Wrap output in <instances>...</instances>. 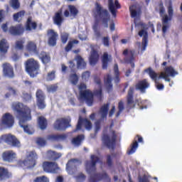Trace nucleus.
<instances>
[{
    "label": "nucleus",
    "instance_id": "nucleus-50",
    "mask_svg": "<svg viewBox=\"0 0 182 182\" xmlns=\"http://www.w3.org/2000/svg\"><path fill=\"white\" fill-rule=\"evenodd\" d=\"M75 179L77 182H84L86 180V176L83 173H79L77 176H75Z\"/></svg>",
    "mask_w": 182,
    "mask_h": 182
},
{
    "label": "nucleus",
    "instance_id": "nucleus-54",
    "mask_svg": "<svg viewBox=\"0 0 182 182\" xmlns=\"http://www.w3.org/2000/svg\"><path fill=\"white\" fill-rule=\"evenodd\" d=\"M68 39H69L68 33L63 32V34H61V43H63V44H65L68 42Z\"/></svg>",
    "mask_w": 182,
    "mask_h": 182
},
{
    "label": "nucleus",
    "instance_id": "nucleus-10",
    "mask_svg": "<svg viewBox=\"0 0 182 182\" xmlns=\"http://www.w3.org/2000/svg\"><path fill=\"white\" fill-rule=\"evenodd\" d=\"M38 156L37 153L35 151H29L28 155H26V159L21 161V164H24V166H28L29 168H33L36 165V160Z\"/></svg>",
    "mask_w": 182,
    "mask_h": 182
},
{
    "label": "nucleus",
    "instance_id": "nucleus-55",
    "mask_svg": "<svg viewBox=\"0 0 182 182\" xmlns=\"http://www.w3.org/2000/svg\"><path fill=\"white\" fill-rule=\"evenodd\" d=\"M8 90L9 91V92H8V93H6V94L5 95L6 97H9V96H10L11 95H13L14 96H16V95H17V91H16L15 89H14V88L11 87H9L8 88Z\"/></svg>",
    "mask_w": 182,
    "mask_h": 182
},
{
    "label": "nucleus",
    "instance_id": "nucleus-22",
    "mask_svg": "<svg viewBox=\"0 0 182 182\" xmlns=\"http://www.w3.org/2000/svg\"><path fill=\"white\" fill-rule=\"evenodd\" d=\"M139 143L144 144V139L143 137L140 135H136L134 137V139L133 141V143L131 144L130 147L131 149L127 150V154L132 155L134 154L138 149Z\"/></svg>",
    "mask_w": 182,
    "mask_h": 182
},
{
    "label": "nucleus",
    "instance_id": "nucleus-61",
    "mask_svg": "<svg viewBox=\"0 0 182 182\" xmlns=\"http://www.w3.org/2000/svg\"><path fill=\"white\" fill-rule=\"evenodd\" d=\"M102 44L104 45V46L109 47L110 46L109 38V37L102 38Z\"/></svg>",
    "mask_w": 182,
    "mask_h": 182
},
{
    "label": "nucleus",
    "instance_id": "nucleus-17",
    "mask_svg": "<svg viewBox=\"0 0 182 182\" xmlns=\"http://www.w3.org/2000/svg\"><path fill=\"white\" fill-rule=\"evenodd\" d=\"M14 117L9 114V112H6L4 114L3 117H1V126H4L5 128H11L14 124Z\"/></svg>",
    "mask_w": 182,
    "mask_h": 182
},
{
    "label": "nucleus",
    "instance_id": "nucleus-6",
    "mask_svg": "<svg viewBox=\"0 0 182 182\" xmlns=\"http://www.w3.org/2000/svg\"><path fill=\"white\" fill-rule=\"evenodd\" d=\"M159 14L162 17V32L164 34L166 33L167 29L169 26L167 25L168 21H171L173 15V9L171 4L168 7V16L165 13V9L162 2L159 4ZM164 15V16H163Z\"/></svg>",
    "mask_w": 182,
    "mask_h": 182
},
{
    "label": "nucleus",
    "instance_id": "nucleus-32",
    "mask_svg": "<svg viewBox=\"0 0 182 182\" xmlns=\"http://www.w3.org/2000/svg\"><path fill=\"white\" fill-rule=\"evenodd\" d=\"M104 83L106 86V89L108 92L112 90L113 85H112V77L111 74H106L104 77Z\"/></svg>",
    "mask_w": 182,
    "mask_h": 182
},
{
    "label": "nucleus",
    "instance_id": "nucleus-36",
    "mask_svg": "<svg viewBox=\"0 0 182 182\" xmlns=\"http://www.w3.org/2000/svg\"><path fill=\"white\" fill-rule=\"evenodd\" d=\"M164 71H165L164 73L165 75L172 77H174L176 75L178 74V73L176 71L172 66L166 67L164 68Z\"/></svg>",
    "mask_w": 182,
    "mask_h": 182
},
{
    "label": "nucleus",
    "instance_id": "nucleus-51",
    "mask_svg": "<svg viewBox=\"0 0 182 182\" xmlns=\"http://www.w3.org/2000/svg\"><path fill=\"white\" fill-rule=\"evenodd\" d=\"M55 79V70H52L48 73L46 80L47 81H53Z\"/></svg>",
    "mask_w": 182,
    "mask_h": 182
},
{
    "label": "nucleus",
    "instance_id": "nucleus-64",
    "mask_svg": "<svg viewBox=\"0 0 182 182\" xmlns=\"http://www.w3.org/2000/svg\"><path fill=\"white\" fill-rule=\"evenodd\" d=\"M139 182H150V181L146 176H144L139 178Z\"/></svg>",
    "mask_w": 182,
    "mask_h": 182
},
{
    "label": "nucleus",
    "instance_id": "nucleus-40",
    "mask_svg": "<svg viewBox=\"0 0 182 182\" xmlns=\"http://www.w3.org/2000/svg\"><path fill=\"white\" fill-rule=\"evenodd\" d=\"M84 139L85 136L83 134L77 135L76 137L72 139V144L76 146H80Z\"/></svg>",
    "mask_w": 182,
    "mask_h": 182
},
{
    "label": "nucleus",
    "instance_id": "nucleus-19",
    "mask_svg": "<svg viewBox=\"0 0 182 182\" xmlns=\"http://www.w3.org/2000/svg\"><path fill=\"white\" fill-rule=\"evenodd\" d=\"M36 103L38 109H43L46 108L45 99L46 95L43 91L41 89L37 90L36 93Z\"/></svg>",
    "mask_w": 182,
    "mask_h": 182
},
{
    "label": "nucleus",
    "instance_id": "nucleus-14",
    "mask_svg": "<svg viewBox=\"0 0 182 182\" xmlns=\"http://www.w3.org/2000/svg\"><path fill=\"white\" fill-rule=\"evenodd\" d=\"M90 162L87 161L86 164L87 171L89 173H95L97 170L96 165L100 162V159L97 155H91Z\"/></svg>",
    "mask_w": 182,
    "mask_h": 182
},
{
    "label": "nucleus",
    "instance_id": "nucleus-53",
    "mask_svg": "<svg viewBox=\"0 0 182 182\" xmlns=\"http://www.w3.org/2000/svg\"><path fill=\"white\" fill-rule=\"evenodd\" d=\"M58 88V86L57 84L50 85L49 86H47V91L48 92H55L57 91Z\"/></svg>",
    "mask_w": 182,
    "mask_h": 182
},
{
    "label": "nucleus",
    "instance_id": "nucleus-41",
    "mask_svg": "<svg viewBox=\"0 0 182 182\" xmlns=\"http://www.w3.org/2000/svg\"><path fill=\"white\" fill-rule=\"evenodd\" d=\"M38 124L41 129L44 130L47 128L48 121L45 117H38Z\"/></svg>",
    "mask_w": 182,
    "mask_h": 182
},
{
    "label": "nucleus",
    "instance_id": "nucleus-63",
    "mask_svg": "<svg viewBox=\"0 0 182 182\" xmlns=\"http://www.w3.org/2000/svg\"><path fill=\"white\" fill-rule=\"evenodd\" d=\"M134 6H132L129 7V11L131 12V16L132 18H136L137 16V11L134 9H133Z\"/></svg>",
    "mask_w": 182,
    "mask_h": 182
},
{
    "label": "nucleus",
    "instance_id": "nucleus-44",
    "mask_svg": "<svg viewBox=\"0 0 182 182\" xmlns=\"http://www.w3.org/2000/svg\"><path fill=\"white\" fill-rule=\"evenodd\" d=\"M116 156V154H112L110 155V154H107V155H106L105 159H106V164L109 168H112L114 166V161L113 159L114 157Z\"/></svg>",
    "mask_w": 182,
    "mask_h": 182
},
{
    "label": "nucleus",
    "instance_id": "nucleus-31",
    "mask_svg": "<svg viewBox=\"0 0 182 182\" xmlns=\"http://www.w3.org/2000/svg\"><path fill=\"white\" fill-rule=\"evenodd\" d=\"M68 136L65 134H49L47 136V139L51 141H60L67 139Z\"/></svg>",
    "mask_w": 182,
    "mask_h": 182
},
{
    "label": "nucleus",
    "instance_id": "nucleus-25",
    "mask_svg": "<svg viewBox=\"0 0 182 182\" xmlns=\"http://www.w3.org/2000/svg\"><path fill=\"white\" fill-rule=\"evenodd\" d=\"M109 176L106 172L95 173L90 176L88 182H100L104 179H109Z\"/></svg>",
    "mask_w": 182,
    "mask_h": 182
},
{
    "label": "nucleus",
    "instance_id": "nucleus-47",
    "mask_svg": "<svg viewBox=\"0 0 182 182\" xmlns=\"http://www.w3.org/2000/svg\"><path fill=\"white\" fill-rule=\"evenodd\" d=\"M68 9H69L70 15L74 18H76V16H77L79 14V10L75 6H73V5H69Z\"/></svg>",
    "mask_w": 182,
    "mask_h": 182
},
{
    "label": "nucleus",
    "instance_id": "nucleus-39",
    "mask_svg": "<svg viewBox=\"0 0 182 182\" xmlns=\"http://www.w3.org/2000/svg\"><path fill=\"white\" fill-rule=\"evenodd\" d=\"M26 11L24 10L20 11L13 15V18L15 22L21 23L23 16H25Z\"/></svg>",
    "mask_w": 182,
    "mask_h": 182
},
{
    "label": "nucleus",
    "instance_id": "nucleus-49",
    "mask_svg": "<svg viewBox=\"0 0 182 182\" xmlns=\"http://www.w3.org/2000/svg\"><path fill=\"white\" fill-rule=\"evenodd\" d=\"M70 82L73 85H76L79 82V77L77 74H70Z\"/></svg>",
    "mask_w": 182,
    "mask_h": 182
},
{
    "label": "nucleus",
    "instance_id": "nucleus-60",
    "mask_svg": "<svg viewBox=\"0 0 182 182\" xmlns=\"http://www.w3.org/2000/svg\"><path fill=\"white\" fill-rule=\"evenodd\" d=\"M170 75H166V74H164V73H161L160 75H159L158 79H164L166 82H171V79L168 78Z\"/></svg>",
    "mask_w": 182,
    "mask_h": 182
},
{
    "label": "nucleus",
    "instance_id": "nucleus-2",
    "mask_svg": "<svg viewBox=\"0 0 182 182\" xmlns=\"http://www.w3.org/2000/svg\"><path fill=\"white\" fill-rule=\"evenodd\" d=\"M92 13L97 22L101 21L105 28H109V21L111 19V16L107 9H104L100 4L96 3L95 9L92 11Z\"/></svg>",
    "mask_w": 182,
    "mask_h": 182
},
{
    "label": "nucleus",
    "instance_id": "nucleus-33",
    "mask_svg": "<svg viewBox=\"0 0 182 182\" xmlns=\"http://www.w3.org/2000/svg\"><path fill=\"white\" fill-rule=\"evenodd\" d=\"M53 20L54 24L58 26V27H61L62 24L65 21L63 16L62 12L55 13V16L53 18Z\"/></svg>",
    "mask_w": 182,
    "mask_h": 182
},
{
    "label": "nucleus",
    "instance_id": "nucleus-62",
    "mask_svg": "<svg viewBox=\"0 0 182 182\" xmlns=\"http://www.w3.org/2000/svg\"><path fill=\"white\" fill-rule=\"evenodd\" d=\"M76 67L75 63H74L73 60H70L69 61V68L71 70V72L75 73V68Z\"/></svg>",
    "mask_w": 182,
    "mask_h": 182
},
{
    "label": "nucleus",
    "instance_id": "nucleus-52",
    "mask_svg": "<svg viewBox=\"0 0 182 182\" xmlns=\"http://www.w3.org/2000/svg\"><path fill=\"white\" fill-rule=\"evenodd\" d=\"M33 182H49V180L46 176H42L36 177L33 180Z\"/></svg>",
    "mask_w": 182,
    "mask_h": 182
},
{
    "label": "nucleus",
    "instance_id": "nucleus-1",
    "mask_svg": "<svg viewBox=\"0 0 182 182\" xmlns=\"http://www.w3.org/2000/svg\"><path fill=\"white\" fill-rule=\"evenodd\" d=\"M12 109L17 112V118L19 120L20 127H21L27 134H33L34 132L31 130L28 125L26 124L28 122L32 120L31 109L28 107L24 106L21 102L13 103Z\"/></svg>",
    "mask_w": 182,
    "mask_h": 182
},
{
    "label": "nucleus",
    "instance_id": "nucleus-27",
    "mask_svg": "<svg viewBox=\"0 0 182 182\" xmlns=\"http://www.w3.org/2000/svg\"><path fill=\"white\" fill-rule=\"evenodd\" d=\"M12 173L7 168L0 166V182L11 179Z\"/></svg>",
    "mask_w": 182,
    "mask_h": 182
},
{
    "label": "nucleus",
    "instance_id": "nucleus-42",
    "mask_svg": "<svg viewBox=\"0 0 182 182\" xmlns=\"http://www.w3.org/2000/svg\"><path fill=\"white\" fill-rule=\"evenodd\" d=\"M75 60L77 61V68L78 69H85L86 68L87 64L82 56L77 55Z\"/></svg>",
    "mask_w": 182,
    "mask_h": 182
},
{
    "label": "nucleus",
    "instance_id": "nucleus-16",
    "mask_svg": "<svg viewBox=\"0 0 182 182\" xmlns=\"http://www.w3.org/2000/svg\"><path fill=\"white\" fill-rule=\"evenodd\" d=\"M26 29L22 23L16 26H11L9 28V33L13 36H21L23 35Z\"/></svg>",
    "mask_w": 182,
    "mask_h": 182
},
{
    "label": "nucleus",
    "instance_id": "nucleus-48",
    "mask_svg": "<svg viewBox=\"0 0 182 182\" xmlns=\"http://www.w3.org/2000/svg\"><path fill=\"white\" fill-rule=\"evenodd\" d=\"M9 4L14 10H17L21 7L19 0H10Z\"/></svg>",
    "mask_w": 182,
    "mask_h": 182
},
{
    "label": "nucleus",
    "instance_id": "nucleus-56",
    "mask_svg": "<svg viewBox=\"0 0 182 182\" xmlns=\"http://www.w3.org/2000/svg\"><path fill=\"white\" fill-rule=\"evenodd\" d=\"M24 42L23 41H17L15 44V48L18 50H23Z\"/></svg>",
    "mask_w": 182,
    "mask_h": 182
},
{
    "label": "nucleus",
    "instance_id": "nucleus-7",
    "mask_svg": "<svg viewBox=\"0 0 182 182\" xmlns=\"http://www.w3.org/2000/svg\"><path fill=\"white\" fill-rule=\"evenodd\" d=\"M2 141H4L7 145L15 147V148H20L21 147V142L16 138V136L11 134H6L1 135L0 137V144L2 143Z\"/></svg>",
    "mask_w": 182,
    "mask_h": 182
},
{
    "label": "nucleus",
    "instance_id": "nucleus-26",
    "mask_svg": "<svg viewBox=\"0 0 182 182\" xmlns=\"http://www.w3.org/2000/svg\"><path fill=\"white\" fill-rule=\"evenodd\" d=\"M38 28V23L33 20L32 16L28 17L25 23V29L26 31H36Z\"/></svg>",
    "mask_w": 182,
    "mask_h": 182
},
{
    "label": "nucleus",
    "instance_id": "nucleus-15",
    "mask_svg": "<svg viewBox=\"0 0 182 182\" xmlns=\"http://www.w3.org/2000/svg\"><path fill=\"white\" fill-rule=\"evenodd\" d=\"M43 169L47 173H58L60 168L55 162L45 161L43 164Z\"/></svg>",
    "mask_w": 182,
    "mask_h": 182
},
{
    "label": "nucleus",
    "instance_id": "nucleus-29",
    "mask_svg": "<svg viewBox=\"0 0 182 182\" xmlns=\"http://www.w3.org/2000/svg\"><path fill=\"white\" fill-rule=\"evenodd\" d=\"M135 50H130L129 51L127 49H125L123 51V55L124 56H127L128 53H129V56H127L125 58V62L129 64H132L134 61H135Z\"/></svg>",
    "mask_w": 182,
    "mask_h": 182
},
{
    "label": "nucleus",
    "instance_id": "nucleus-37",
    "mask_svg": "<svg viewBox=\"0 0 182 182\" xmlns=\"http://www.w3.org/2000/svg\"><path fill=\"white\" fill-rule=\"evenodd\" d=\"M9 48V44L6 39L0 41V52L1 53H6Z\"/></svg>",
    "mask_w": 182,
    "mask_h": 182
},
{
    "label": "nucleus",
    "instance_id": "nucleus-13",
    "mask_svg": "<svg viewBox=\"0 0 182 182\" xmlns=\"http://www.w3.org/2000/svg\"><path fill=\"white\" fill-rule=\"evenodd\" d=\"M1 159L4 162L13 163L17 159V154L14 150H6L1 154Z\"/></svg>",
    "mask_w": 182,
    "mask_h": 182
},
{
    "label": "nucleus",
    "instance_id": "nucleus-28",
    "mask_svg": "<svg viewBox=\"0 0 182 182\" xmlns=\"http://www.w3.org/2000/svg\"><path fill=\"white\" fill-rule=\"evenodd\" d=\"M134 88L133 87H130L127 96V105L129 106L130 109L134 108L136 106L134 100Z\"/></svg>",
    "mask_w": 182,
    "mask_h": 182
},
{
    "label": "nucleus",
    "instance_id": "nucleus-3",
    "mask_svg": "<svg viewBox=\"0 0 182 182\" xmlns=\"http://www.w3.org/2000/svg\"><path fill=\"white\" fill-rule=\"evenodd\" d=\"M26 50L29 53H32L33 55H36L38 57L43 64L46 65L50 61V56L46 52L41 51L39 52L38 48V46L36 43L34 41H28L27 42L25 46Z\"/></svg>",
    "mask_w": 182,
    "mask_h": 182
},
{
    "label": "nucleus",
    "instance_id": "nucleus-24",
    "mask_svg": "<svg viewBox=\"0 0 182 182\" xmlns=\"http://www.w3.org/2000/svg\"><path fill=\"white\" fill-rule=\"evenodd\" d=\"M109 10L114 18L117 17V9L122 8L118 0H108Z\"/></svg>",
    "mask_w": 182,
    "mask_h": 182
},
{
    "label": "nucleus",
    "instance_id": "nucleus-23",
    "mask_svg": "<svg viewBox=\"0 0 182 182\" xmlns=\"http://www.w3.org/2000/svg\"><path fill=\"white\" fill-rule=\"evenodd\" d=\"M85 126L87 130H90L92 127V124L90 120L87 119H83L82 117H79L77 124L76 128L73 130L74 132L82 129V125Z\"/></svg>",
    "mask_w": 182,
    "mask_h": 182
},
{
    "label": "nucleus",
    "instance_id": "nucleus-4",
    "mask_svg": "<svg viewBox=\"0 0 182 182\" xmlns=\"http://www.w3.org/2000/svg\"><path fill=\"white\" fill-rule=\"evenodd\" d=\"M24 65L26 73L31 78L38 77L41 73V63L33 58L26 60Z\"/></svg>",
    "mask_w": 182,
    "mask_h": 182
},
{
    "label": "nucleus",
    "instance_id": "nucleus-46",
    "mask_svg": "<svg viewBox=\"0 0 182 182\" xmlns=\"http://www.w3.org/2000/svg\"><path fill=\"white\" fill-rule=\"evenodd\" d=\"M80 41L77 40H73L71 41H69L67 44V46L65 47V52H69L72 50L73 46L75 44H79Z\"/></svg>",
    "mask_w": 182,
    "mask_h": 182
},
{
    "label": "nucleus",
    "instance_id": "nucleus-11",
    "mask_svg": "<svg viewBox=\"0 0 182 182\" xmlns=\"http://www.w3.org/2000/svg\"><path fill=\"white\" fill-rule=\"evenodd\" d=\"M144 72L146 73L149 77L154 81L155 84H156V87L157 88V90H162L164 88V85L163 84H159L158 80L159 79V74H157V73L153 70V68L151 67H149L147 68H146L144 70Z\"/></svg>",
    "mask_w": 182,
    "mask_h": 182
},
{
    "label": "nucleus",
    "instance_id": "nucleus-58",
    "mask_svg": "<svg viewBox=\"0 0 182 182\" xmlns=\"http://www.w3.org/2000/svg\"><path fill=\"white\" fill-rule=\"evenodd\" d=\"M32 99V95L31 93H28L26 92H23V100L26 102L31 101Z\"/></svg>",
    "mask_w": 182,
    "mask_h": 182
},
{
    "label": "nucleus",
    "instance_id": "nucleus-43",
    "mask_svg": "<svg viewBox=\"0 0 182 182\" xmlns=\"http://www.w3.org/2000/svg\"><path fill=\"white\" fill-rule=\"evenodd\" d=\"M47 156L50 159H52L53 161H56L57 159H58L61 157V154L57 153L55 151L48 150L47 151Z\"/></svg>",
    "mask_w": 182,
    "mask_h": 182
},
{
    "label": "nucleus",
    "instance_id": "nucleus-18",
    "mask_svg": "<svg viewBox=\"0 0 182 182\" xmlns=\"http://www.w3.org/2000/svg\"><path fill=\"white\" fill-rule=\"evenodd\" d=\"M3 75L4 77L13 79L15 77L14 67L9 63L2 65Z\"/></svg>",
    "mask_w": 182,
    "mask_h": 182
},
{
    "label": "nucleus",
    "instance_id": "nucleus-12",
    "mask_svg": "<svg viewBox=\"0 0 182 182\" xmlns=\"http://www.w3.org/2000/svg\"><path fill=\"white\" fill-rule=\"evenodd\" d=\"M70 122V119L61 118L55 121V122L53 124V127L54 129L58 131H63L65 130L67 128L71 127Z\"/></svg>",
    "mask_w": 182,
    "mask_h": 182
},
{
    "label": "nucleus",
    "instance_id": "nucleus-57",
    "mask_svg": "<svg viewBox=\"0 0 182 182\" xmlns=\"http://www.w3.org/2000/svg\"><path fill=\"white\" fill-rule=\"evenodd\" d=\"M36 144L38 146L43 147L46 144V141L43 138L39 137V138H37L36 139Z\"/></svg>",
    "mask_w": 182,
    "mask_h": 182
},
{
    "label": "nucleus",
    "instance_id": "nucleus-35",
    "mask_svg": "<svg viewBox=\"0 0 182 182\" xmlns=\"http://www.w3.org/2000/svg\"><path fill=\"white\" fill-rule=\"evenodd\" d=\"M109 108V103L104 104L101 107V109H100V112H101V119H107Z\"/></svg>",
    "mask_w": 182,
    "mask_h": 182
},
{
    "label": "nucleus",
    "instance_id": "nucleus-8",
    "mask_svg": "<svg viewBox=\"0 0 182 182\" xmlns=\"http://www.w3.org/2000/svg\"><path fill=\"white\" fill-rule=\"evenodd\" d=\"M117 139V135L114 130L112 131V138L107 134L102 136V142L108 149H114Z\"/></svg>",
    "mask_w": 182,
    "mask_h": 182
},
{
    "label": "nucleus",
    "instance_id": "nucleus-20",
    "mask_svg": "<svg viewBox=\"0 0 182 182\" xmlns=\"http://www.w3.org/2000/svg\"><path fill=\"white\" fill-rule=\"evenodd\" d=\"M80 162L78 159H71L68 161L66 164V171L70 173L73 174L75 171H77V166L80 165Z\"/></svg>",
    "mask_w": 182,
    "mask_h": 182
},
{
    "label": "nucleus",
    "instance_id": "nucleus-9",
    "mask_svg": "<svg viewBox=\"0 0 182 182\" xmlns=\"http://www.w3.org/2000/svg\"><path fill=\"white\" fill-rule=\"evenodd\" d=\"M138 26H141L142 29L138 32V36L139 37L142 38V50H146L147 46H148V39H149V33L146 31L147 29V25L145 23L139 22L137 24Z\"/></svg>",
    "mask_w": 182,
    "mask_h": 182
},
{
    "label": "nucleus",
    "instance_id": "nucleus-38",
    "mask_svg": "<svg viewBox=\"0 0 182 182\" xmlns=\"http://www.w3.org/2000/svg\"><path fill=\"white\" fill-rule=\"evenodd\" d=\"M99 54L96 50H93L90 58V63L91 65H95L99 60Z\"/></svg>",
    "mask_w": 182,
    "mask_h": 182
},
{
    "label": "nucleus",
    "instance_id": "nucleus-59",
    "mask_svg": "<svg viewBox=\"0 0 182 182\" xmlns=\"http://www.w3.org/2000/svg\"><path fill=\"white\" fill-rule=\"evenodd\" d=\"M90 77V72L88 70L83 72L82 74V79L83 80H85V81L88 80Z\"/></svg>",
    "mask_w": 182,
    "mask_h": 182
},
{
    "label": "nucleus",
    "instance_id": "nucleus-30",
    "mask_svg": "<svg viewBox=\"0 0 182 182\" xmlns=\"http://www.w3.org/2000/svg\"><path fill=\"white\" fill-rule=\"evenodd\" d=\"M135 87L137 90H139L141 92L144 93L146 89L150 87V83L146 79H144L138 82Z\"/></svg>",
    "mask_w": 182,
    "mask_h": 182
},
{
    "label": "nucleus",
    "instance_id": "nucleus-45",
    "mask_svg": "<svg viewBox=\"0 0 182 182\" xmlns=\"http://www.w3.org/2000/svg\"><path fill=\"white\" fill-rule=\"evenodd\" d=\"M114 82L118 84L120 82V72L119 71V65L117 63L114 65Z\"/></svg>",
    "mask_w": 182,
    "mask_h": 182
},
{
    "label": "nucleus",
    "instance_id": "nucleus-21",
    "mask_svg": "<svg viewBox=\"0 0 182 182\" xmlns=\"http://www.w3.org/2000/svg\"><path fill=\"white\" fill-rule=\"evenodd\" d=\"M47 36L48 37V43L50 46H55L58 38V32L53 28L48 29Z\"/></svg>",
    "mask_w": 182,
    "mask_h": 182
},
{
    "label": "nucleus",
    "instance_id": "nucleus-34",
    "mask_svg": "<svg viewBox=\"0 0 182 182\" xmlns=\"http://www.w3.org/2000/svg\"><path fill=\"white\" fill-rule=\"evenodd\" d=\"M112 56L109 55L108 53H104L102 55V70H107L108 65H109V63L112 62Z\"/></svg>",
    "mask_w": 182,
    "mask_h": 182
},
{
    "label": "nucleus",
    "instance_id": "nucleus-5",
    "mask_svg": "<svg viewBox=\"0 0 182 182\" xmlns=\"http://www.w3.org/2000/svg\"><path fill=\"white\" fill-rule=\"evenodd\" d=\"M94 96L97 97L98 100L100 101L102 100L103 90L102 87L98 90H95L93 93L89 90H84L83 92H80L81 99L85 100L86 104L90 107L93 105Z\"/></svg>",
    "mask_w": 182,
    "mask_h": 182
}]
</instances>
